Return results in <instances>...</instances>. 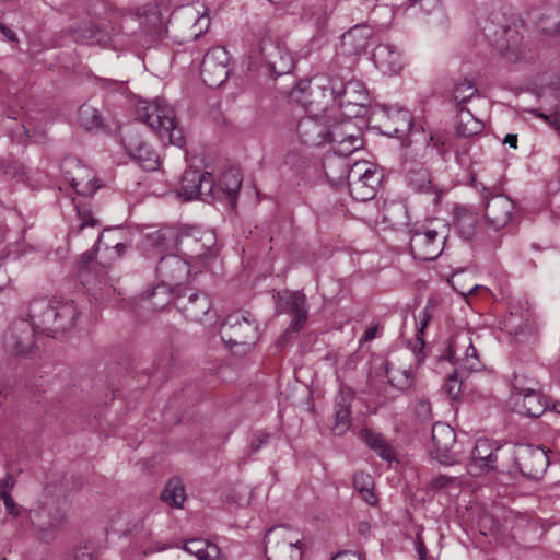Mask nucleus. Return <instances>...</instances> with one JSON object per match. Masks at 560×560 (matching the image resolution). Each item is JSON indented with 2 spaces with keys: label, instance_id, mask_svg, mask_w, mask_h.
Here are the masks:
<instances>
[{
  "label": "nucleus",
  "instance_id": "f257e3e1",
  "mask_svg": "<svg viewBox=\"0 0 560 560\" xmlns=\"http://www.w3.org/2000/svg\"><path fill=\"white\" fill-rule=\"evenodd\" d=\"M481 32L489 44L509 62L523 59L526 55L524 25L520 21L502 13H491L480 24Z\"/></svg>",
  "mask_w": 560,
  "mask_h": 560
},
{
  "label": "nucleus",
  "instance_id": "f03ea898",
  "mask_svg": "<svg viewBox=\"0 0 560 560\" xmlns=\"http://www.w3.org/2000/svg\"><path fill=\"white\" fill-rule=\"evenodd\" d=\"M78 311L72 300L38 298L28 306V317L37 331L56 337L74 326Z\"/></svg>",
  "mask_w": 560,
  "mask_h": 560
},
{
  "label": "nucleus",
  "instance_id": "7ed1b4c3",
  "mask_svg": "<svg viewBox=\"0 0 560 560\" xmlns=\"http://www.w3.org/2000/svg\"><path fill=\"white\" fill-rule=\"evenodd\" d=\"M136 119L147 124L162 142L184 147V133L176 124L174 109L164 101L139 102Z\"/></svg>",
  "mask_w": 560,
  "mask_h": 560
},
{
  "label": "nucleus",
  "instance_id": "20e7f679",
  "mask_svg": "<svg viewBox=\"0 0 560 560\" xmlns=\"http://www.w3.org/2000/svg\"><path fill=\"white\" fill-rule=\"evenodd\" d=\"M445 357L448 361L458 366L454 373L446 378L444 384V390L447 395L452 398H456L463 385L459 370L463 369L469 372L479 371L482 368V363L467 332L457 334L450 340Z\"/></svg>",
  "mask_w": 560,
  "mask_h": 560
},
{
  "label": "nucleus",
  "instance_id": "39448f33",
  "mask_svg": "<svg viewBox=\"0 0 560 560\" xmlns=\"http://www.w3.org/2000/svg\"><path fill=\"white\" fill-rule=\"evenodd\" d=\"M334 78L326 74L314 75L311 80L300 81L291 92V96L300 102L310 113L326 110L336 102Z\"/></svg>",
  "mask_w": 560,
  "mask_h": 560
},
{
  "label": "nucleus",
  "instance_id": "423d86ee",
  "mask_svg": "<svg viewBox=\"0 0 560 560\" xmlns=\"http://www.w3.org/2000/svg\"><path fill=\"white\" fill-rule=\"evenodd\" d=\"M249 58L260 59L275 77L288 74L294 67L288 49L268 31L255 37V42L250 44Z\"/></svg>",
  "mask_w": 560,
  "mask_h": 560
},
{
  "label": "nucleus",
  "instance_id": "0eeeda50",
  "mask_svg": "<svg viewBox=\"0 0 560 560\" xmlns=\"http://www.w3.org/2000/svg\"><path fill=\"white\" fill-rule=\"evenodd\" d=\"M259 325L256 318L245 311L230 314L220 328L224 343L232 350L242 348L241 352L248 351L259 339Z\"/></svg>",
  "mask_w": 560,
  "mask_h": 560
},
{
  "label": "nucleus",
  "instance_id": "6e6552de",
  "mask_svg": "<svg viewBox=\"0 0 560 560\" xmlns=\"http://www.w3.org/2000/svg\"><path fill=\"white\" fill-rule=\"evenodd\" d=\"M66 502L50 495V489L46 488L45 493L28 511L31 526L37 530L42 539H46L52 532L61 527L67 520Z\"/></svg>",
  "mask_w": 560,
  "mask_h": 560
},
{
  "label": "nucleus",
  "instance_id": "1a4fd4ad",
  "mask_svg": "<svg viewBox=\"0 0 560 560\" xmlns=\"http://www.w3.org/2000/svg\"><path fill=\"white\" fill-rule=\"evenodd\" d=\"M267 560H302L303 536L292 527L280 525L265 536Z\"/></svg>",
  "mask_w": 560,
  "mask_h": 560
},
{
  "label": "nucleus",
  "instance_id": "9d476101",
  "mask_svg": "<svg viewBox=\"0 0 560 560\" xmlns=\"http://www.w3.org/2000/svg\"><path fill=\"white\" fill-rule=\"evenodd\" d=\"M424 359L425 354L420 342L419 349H406L386 361L384 371L389 384L400 390L411 387L415 380L413 369L422 364Z\"/></svg>",
  "mask_w": 560,
  "mask_h": 560
},
{
  "label": "nucleus",
  "instance_id": "9b49d317",
  "mask_svg": "<svg viewBox=\"0 0 560 560\" xmlns=\"http://www.w3.org/2000/svg\"><path fill=\"white\" fill-rule=\"evenodd\" d=\"M447 237L445 224L434 226L433 223L418 229L410 238V250L415 258L434 260L443 252Z\"/></svg>",
  "mask_w": 560,
  "mask_h": 560
},
{
  "label": "nucleus",
  "instance_id": "f8f14e48",
  "mask_svg": "<svg viewBox=\"0 0 560 560\" xmlns=\"http://www.w3.org/2000/svg\"><path fill=\"white\" fill-rule=\"evenodd\" d=\"M381 182L382 174L376 166L364 160L353 163L348 172L349 191L358 201L373 199Z\"/></svg>",
  "mask_w": 560,
  "mask_h": 560
},
{
  "label": "nucleus",
  "instance_id": "ddd939ff",
  "mask_svg": "<svg viewBox=\"0 0 560 560\" xmlns=\"http://www.w3.org/2000/svg\"><path fill=\"white\" fill-rule=\"evenodd\" d=\"M327 142L332 144L335 155L349 156L363 147L359 128L352 117L327 125Z\"/></svg>",
  "mask_w": 560,
  "mask_h": 560
},
{
  "label": "nucleus",
  "instance_id": "4468645a",
  "mask_svg": "<svg viewBox=\"0 0 560 560\" xmlns=\"http://www.w3.org/2000/svg\"><path fill=\"white\" fill-rule=\"evenodd\" d=\"M94 257V249L82 254L78 265L79 275L82 283L91 291L92 296L101 303H106L113 300L116 289L108 281L104 267L95 276H91L90 265L93 262Z\"/></svg>",
  "mask_w": 560,
  "mask_h": 560
},
{
  "label": "nucleus",
  "instance_id": "2eb2a0df",
  "mask_svg": "<svg viewBox=\"0 0 560 560\" xmlns=\"http://www.w3.org/2000/svg\"><path fill=\"white\" fill-rule=\"evenodd\" d=\"M334 84L335 90H339L336 94L339 109H343L346 117L358 116L362 107L369 103V94L363 83L358 80L343 82L340 78H334Z\"/></svg>",
  "mask_w": 560,
  "mask_h": 560
},
{
  "label": "nucleus",
  "instance_id": "dca6fc26",
  "mask_svg": "<svg viewBox=\"0 0 560 560\" xmlns=\"http://www.w3.org/2000/svg\"><path fill=\"white\" fill-rule=\"evenodd\" d=\"M206 85L215 89L221 86L230 75L229 54L225 48L214 46L203 56L200 69Z\"/></svg>",
  "mask_w": 560,
  "mask_h": 560
},
{
  "label": "nucleus",
  "instance_id": "f3484780",
  "mask_svg": "<svg viewBox=\"0 0 560 560\" xmlns=\"http://www.w3.org/2000/svg\"><path fill=\"white\" fill-rule=\"evenodd\" d=\"M37 327L30 319H15L8 328L3 346L7 352L15 355H22L30 352L35 345V331Z\"/></svg>",
  "mask_w": 560,
  "mask_h": 560
},
{
  "label": "nucleus",
  "instance_id": "a211bd4d",
  "mask_svg": "<svg viewBox=\"0 0 560 560\" xmlns=\"http://www.w3.org/2000/svg\"><path fill=\"white\" fill-rule=\"evenodd\" d=\"M155 272L163 284L176 290L189 279L190 265L178 255L164 254L158 261Z\"/></svg>",
  "mask_w": 560,
  "mask_h": 560
},
{
  "label": "nucleus",
  "instance_id": "6ab92c4d",
  "mask_svg": "<svg viewBox=\"0 0 560 560\" xmlns=\"http://www.w3.org/2000/svg\"><path fill=\"white\" fill-rule=\"evenodd\" d=\"M214 192V179L209 172L186 170L182 176L178 195L186 200L200 198L207 200Z\"/></svg>",
  "mask_w": 560,
  "mask_h": 560
},
{
  "label": "nucleus",
  "instance_id": "aec40b11",
  "mask_svg": "<svg viewBox=\"0 0 560 560\" xmlns=\"http://www.w3.org/2000/svg\"><path fill=\"white\" fill-rule=\"evenodd\" d=\"M61 168L66 179L79 195L90 196L98 189L100 185L92 170L80 161L67 159L62 162Z\"/></svg>",
  "mask_w": 560,
  "mask_h": 560
},
{
  "label": "nucleus",
  "instance_id": "412c9836",
  "mask_svg": "<svg viewBox=\"0 0 560 560\" xmlns=\"http://www.w3.org/2000/svg\"><path fill=\"white\" fill-rule=\"evenodd\" d=\"M516 463L524 476L539 479L547 470L549 458L541 446L522 445L517 450Z\"/></svg>",
  "mask_w": 560,
  "mask_h": 560
},
{
  "label": "nucleus",
  "instance_id": "4be33fe9",
  "mask_svg": "<svg viewBox=\"0 0 560 560\" xmlns=\"http://www.w3.org/2000/svg\"><path fill=\"white\" fill-rule=\"evenodd\" d=\"M192 242L197 243L198 238L188 235L180 236L177 228L166 226L148 234L144 248L148 253L160 255L177 248L180 244Z\"/></svg>",
  "mask_w": 560,
  "mask_h": 560
},
{
  "label": "nucleus",
  "instance_id": "5701e85b",
  "mask_svg": "<svg viewBox=\"0 0 560 560\" xmlns=\"http://www.w3.org/2000/svg\"><path fill=\"white\" fill-rule=\"evenodd\" d=\"M456 441L453 428L444 422H436L432 427L430 453L443 465H451V450Z\"/></svg>",
  "mask_w": 560,
  "mask_h": 560
},
{
  "label": "nucleus",
  "instance_id": "b1692460",
  "mask_svg": "<svg viewBox=\"0 0 560 560\" xmlns=\"http://www.w3.org/2000/svg\"><path fill=\"white\" fill-rule=\"evenodd\" d=\"M513 213L514 202L508 196L494 195L488 198L485 206V217L494 230L505 228Z\"/></svg>",
  "mask_w": 560,
  "mask_h": 560
},
{
  "label": "nucleus",
  "instance_id": "393cba45",
  "mask_svg": "<svg viewBox=\"0 0 560 560\" xmlns=\"http://www.w3.org/2000/svg\"><path fill=\"white\" fill-rule=\"evenodd\" d=\"M373 61L383 73L388 75L399 73L405 66L402 51L389 43L380 44L375 47Z\"/></svg>",
  "mask_w": 560,
  "mask_h": 560
},
{
  "label": "nucleus",
  "instance_id": "a878e982",
  "mask_svg": "<svg viewBox=\"0 0 560 560\" xmlns=\"http://www.w3.org/2000/svg\"><path fill=\"white\" fill-rule=\"evenodd\" d=\"M280 300L285 306L284 312L292 317L287 331H299L305 325L308 317L305 294L300 291L283 292V294L280 295Z\"/></svg>",
  "mask_w": 560,
  "mask_h": 560
},
{
  "label": "nucleus",
  "instance_id": "bb28decb",
  "mask_svg": "<svg viewBox=\"0 0 560 560\" xmlns=\"http://www.w3.org/2000/svg\"><path fill=\"white\" fill-rule=\"evenodd\" d=\"M497 459L495 451L489 440L479 439L471 452V462L468 470L471 475L487 474L494 469Z\"/></svg>",
  "mask_w": 560,
  "mask_h": 560
},
{
  "label": "nucleus",
  "instance_id": "cd10ccee",
  "mask_svg": "<svg viewBox=\"0 0 560 560\" xmlns=\"http://www.w3.org/2000/svg\"><path fill=\"white\" fill-rule=\"evenodd\" d=\"M175 305L187 318L195 322H203L209 316L211 310L209 298L206 294L196 292H191L187 300L184 296L177 295Z\"/></svg>",
  "mask_w": 560,
  "mask_h": 560
},
{
  "label": "nucleus",
  "instance_id": "c85d7f7f",
  "mask_svg": "<svg viewBox=\"0 0 560 560\" xmlns=\"http://www.w3.org/2000/svg\"><path fill=\"white\" fill-rule=\"evenodd\" d=\"M296 132L305 144L319 147L327 143V126L323 125L317 113L302 118L298 124Z\"/></svg>",
  "mask_w": 560,
  "mask_h": 560
},
{
  "label": "nucleus",
  "instance_id": "c756f323",
  "mask_svg": "<svg viewBox=\"0 0 560 560\" xmlns=\"http://www.w3.org/2000/svg\"><path fill=\"white\" fill-rule=\"evenodd\" d=\"M513 400L520 413L533 418L541 416L549 407L540 393L534 389H516Z\"/></svg>",
  "mask_w": 560,
  "mask_h": 560
},
{
  "label": "nucleus",
  "instance_id": "7c9ffc66",
  "mask_svg": "<svg viewBox=\"0 0 560 560\" xmlns=\"http://www.w3.org/2000/svg\"><path fill=\"white\" fill-rule=\"evenodd\" d=\"M373 30L369 25H355L346 32L341 37V49L346 55H359L370 44Z\"/></svg>",
  "mask_w": 560,
  "mask_h": 560
},
{
  "label": "nucleus",
  "instance_id": "2f4dec72",
  "mask_svg": "<svg viewBox=\"0 0 560 560\" xmlns=\"http://www.w3.org/2000/svg\"><path fill=\"white\" fill-rule=\"evenodd\" d=\"M124 145L128 154L139 164L144 171H155L160 165V160L155 151H153L148 143L137 140H124Z\"/></svg>",
  "mask_w": 560,
  "mask_h": 560
},
{
  "label": "nucleus",
  "instance_id": "473e14b6",
  "mask_svg": "<svg viewBox=\"0 0 560 560\" xmlns=\"http://www.w3.org/2000/svg\"><path fill=\"white\" fill-rule=\"evenodd\" d=\"M176 290L163 284L155 285L141 295V307L148 311H160L176 299Z\"/></svg>",
  "mask_w": 560,
  "mask_h": 560
},
{
  "label": "nucleus",
  "instance_id": "72a5a7b5",
  "mask_svg": "<svg viewBox=\"0 0 560 560\" xmlns=\"http://www.w3.org/2000/svg\"><path fill=\"white\" fill-rule=\"evenodd\" d=\"M242 185L240 173L236 170H229L224 172L218 182H214V192L210 196L212 199L229 198L231 201L236 199L238 190Z\"/></svg>",
  "mask_w": 560,
  "mask_h": 560
},
{
  "label": "nucleus",
  "instance_id": "f704fd0d",
  "mask_svg": "<svg viewBox=\"0 0 560 560\" xmlns=\"http://www.w3.org/2000/svg\"><path fill=\"white\" fill-rule=\"evenodd\" d=\"M351 401L352 395L349 392L341 390L336 397L335 402V423L332 427L337 435L343 434L350 427L351 422Z\"/></svg>",
  "mask_w": 560,
  "mask_h": 560
},
{
  "label": "nucleus",
  "instance_id": "c9c22d12",
  "mask_svg": "<svg viewBox=\"0 0 560 560\" xmlns=\"http://www.w3.org/2000/svg\"><path fill=\"white\" fill-rule=\"evenodd\" d=\"M184 550L198 560H228L215 544L199 538L187 540Z\"/></svg>",
  "mask_w": 560,
  "mask_h": 560
},
{
  "label": "nucleus",
  "instance_id": "e433bc0d",
  "mask_svg": "<svg viewBox=\"0 0 560 560\" xmlns=\"http://www.w3.org/2000/svg\"><path fill=\"white\" fill-rule=\"evenodd\" d=\"M455 128L458 136L472 137L482 131L483 122L476 118L465 106H460L457 112Z\"/></svg>",
  "mask_w": 560,
  "mask_h": 560
},
{
  "label": "nucleus",
  "instance_id": "4c0bfd02",
  "mask_svg": "<svg viewBox=\"0 0 560 560\" xmlns=\"http://www.w3.org/2000/svg\"><path fill=\"white\" fill-rule=\"evenodd\" d=\"M340 158L327 155L324 161V173L332 185H338L345 179L348 180V172L351 166Z\"/></svg>",
  "mask_w": 560,
  "mask_h": 560
},
{
  "label": "nucleus",
  "instance_id": "58836bf2",
  "mask_svg": "<svg viewBox=\"0 0 560 560\" xmlns=\"http://www.w3.org/2000/svg\"><path fill=\"white\" fill-rule=\"evenodd\" d=\"M361 436L363 441L383 459L392 462L395 459V451L387 443L384 436L371 430H362Z\"/></svg>",
  "mask_w": 560,
  "mask_h": 560
},
{
  "label": "nucleus",
  "instance_id": "ea45409f",
  "mask_svg": "<svg viewBox=\"0 0 560 560\" xmlns=\"http://www.w3.org/2000/svg\"><path fill=\"white\" fill-rule=\"evenodd\" d=\"M353 487L369 505L377 503V498L373 492L374 481L370 474L364 471L357 472L353 477Z\"/></svg>",
  "mask_w": 560,
  "mask_h": 560
},
{
  "label": "nucleus",
  "instance_id": "a19ab883",
  "mask_svg": "<svg viewBox=\"0 0 560 560\" xmlns=\"http://www.w3.org/2000/svg\"><path fill=\"white\" fill-rule=\"evenodd\" d=\"M477 92L478 90L475 83L467 78H463L453 86L452 101L456 104L457 108H459L469 102Z\"/></svg>",
  "mask_w": 560,
  "mask_h": 560
},
{
  "label": "nucleus",
  "instance_id": "79ce46f5",
  "mask_svg": "<svg viewBox=\"0 0 560 560\" xmlns=\"http://www.w3.org/2000/svg\"><path fill=\"white\" fill-rule=\"evenodd\" d=\"M185 499L183 482L178 478L171 479L162 492V500L173 508H182Z\"/></svg>",
  "mask_w": 560,
  "mask_h": 560
},
{
  "label": "nucleus",
  "instance_id": "37998d69",
  "mask_svg": "<svg viewBox=\"0 0 560 560\" xmlns=\"http://www.w3.org/2000/svg\"><path fill=\"white\" fill-rule=\"evenodd\" d=\"M388 119L392 121V130L399 135L408 131L411 127V115L405 108H386Z\"/></svg>",
  "mask_w": 560,
  "mask_h": 560
},
{
  "label": "nucleus",
  "instance_id": "c03bdc74",
  "mask_svg": "<svg viewBox=\"0 0 560 560\" xmlns=\"http://www.w3.org/2000/svg\"><path fill=\"white\" fill-rule=\"evenodd\" d=\"M407 180L409 186L419 192L427 191L431 185L429 172L423 168L410 170L407 174Z\"/></svg>",
  "mask_w": 560,
  "mask_h": 560
},
{
  "label": "nucleus",
  "instance_id": "a18cd8bd",
  "mask_svg": "<svg viewBox=\"0 0 560 560\" xmlns=\"http://www.w3.org/2000/svg\"><path fill=\"white\" fill-rule=\"evenodd\" d=\"M13 487V481L10 476H5L0 480V500L3 501V504L9 514L18 515V506L15 505L12 497L9 491Z\"/></svg>",
  "mask_w": 560,
  "mask_h": 560
},
{
  "label": "nucleus",
  "instance_id": "49530a36",
  "mask_svg": "<svg viewBox=\"0 0 560 560\" xmlns=\"http://www.w3.org/2000/svg\"><path fill=\"white\" fill-rule=\"evenodd\" d=\"M431 318H432V314H431V312L429 310V306H425L417 315V317H416L417 339H416L415 345L412 346V348L419 349L420 348V342H422V350L424 349V341H423L424 329L428 326V324L430 323Z\"/></svg>",
  "mask_w": 560,
  "mask_h": 560
},
{
  "label": "nucleus",
  "instance_id": "de8ad7c7",
  "mask_svg": "<svg viewBox=\"0 0 560 560\" xmlns=\"http://www.w3.org/2000/svg\"><path fill=\"white\" fill-rule=\"evenodd\" d=\"M79 118L81 125L86 129H93L100 127L102 124V118L95 108L90 106H82L79 110Z\"/></svg>",
  "mask_w": 560,
  "mask_h": 560
},
{
  "label": "nucleus",
  "instance_id": "09e8293b",
  "mask_svg": "<svg viewBox=\"0 0 560 560\" xmlns=\"http://www.w3.org/2000/svg\"><path fill=\"white\" fill-rule=\"evenodd\" d=\"M78 218L80 219L79 231H83L86 228L98 226L97 219L93 218L90 210L77 206Z\"/></svg>",
  "mask_w": 560,
  "mask_h": 560
},
{
  "label": "nucleus",
  "instance_id": "8fccbe9b",
  "mask_svg": "<svg viewBox=\"0 0 560 560\" xmlns=\"http://www.w3.org/2000/svg\"><path fill=\"white\" fill-rule=\"evenodd\" d=\"M74 560H96L94 546L90 542L80 544L73 552Z\"/></svg>",
  "mask_w": 560,
  "mask_h": 560
},
{
  "label": "nucleus",
  "instance_id": "3c124183",
  "mask_svg": "<svg viewBox=\"0 0 560 560\" xmlns=\"http://www.w3.org/2000/svg\"><path fill=\"white\" fill-rule=\"evenodd\" d=\"M270 439V434L266 432H257L252 441H250V451L253 453L258 452L262 446H265Z\"/></svg>",
  "mask_w": 560,
  "mask_h": 560
},
{
  "label": "nucleus",
  "instance_id": "603ef678",
  "mask_svg": "<svg viewBox=\"0 0 560 560\" xmlns=\"http://www.w3.org/2000/svg\"><path fill=\"white\" fill-rule=\"evenodd\" d=\"M456 480H457L456 478H452V477H447V476H444V475H440V476L434 477L431 480L430 486L433 489H443V488H446L450 485L456 482Z\"/></svg>",
  "mask_w": 560,
  "mask_h": 560
},
{
  "label": "nucleus",
  "instance_id": "864d4df0",
  "mask_svg": "<svg viewBox=\"0 0 560 560\" xmlns=\"http://www.w3.org/2000/svg\"><path fill=\"white\" fill-rule=\"evenodd\" d=\"M538 117L542 118L544 120L550 122L557 130H560V114L559 113H551L550 115L544 114L539 110H533Z\"/></svg>",
  "mask_w": 560,
  "mask_h": 560
},
{
  "label": "nucleus",
  "instance_id": "5fc2aeb1",
  "mask_svg": "<svg viewBox=\"0 0 560 560\" xmlns=\"http://www.w3.org/2000/svg\"><path fill=\"white\" fill-rule=\"evenodd\" d=\"M206 240V243L202 245V247L199 250H196L191 253L190 256L194 257H200L206 254V252L212 246L214 243V236L212 233H205L202 236Z\"/></svg>",
  "mask_w": 560,
  "mask_h": 560
},
{
  "label": "nucleus",
  "instance_id": "6e6d98bb",
  "mask_svg": "<svg viewBox=\"0 0 560 560\" xmlns=\"http://www.w3.org/2000/svg\"><path fill=\"white\" fill-rule=\"evenodd\" d=\"M416 412L419 417L427 419L431 416V405L427 400H420L416 407Z\"/></svg>",
  "mask_w": 560,
  "mask_h": 560
},
{
  "label": "nucleus",
  "instance_id": "4d7b16f0",
  "mask_svg": "<svg viewBox=\"0 0 560 560\" xmlns=\"http://www.w3.org/2000/svg\"><path fill=\"white\" fill-rule=\"evenodd\" d=\"M377 331H378V327L377 326L369 327L364 331L362 338L360 339V343L369 342V341L373 340L374 338H376Z\"/></svg>",
  "mask_w": 560,
  "mask_h": 560
},
{
  "label": "nucleus",
  "instance_id": "13d9d810",
  "mask_svg": "<svg viewBox=\"0 0 560 560\" xmlns=\"http://www.w3.org/2000/svg\"><path fill=\"white\" fill-rule=\"evenodd\" d=\"M331 560H361V558L354 553L345 551L336 555Z\"/></svg>",
  "mask_w": 560,
  "mask_h": 560
},
{
  "label": "nucleus",
  "instance_id": "bf43d9fd",
  "mask_svg": "<svg viewBox=\"0 0 560 560\" xmlns=\"http://www.w3.org/2000/svg\"><path fill=\"white\" fill-rule=\"evenodd\" d=\"M0 33H1V34H2L7 39H9L10 42H15V40L18 39L16 34H15L12 30H10V28H8L5 25H3L2 23H1Z\"/></svg>",
  "mask_w": 560,
  "mask_h": 560
},
{
  "label": "nucleus",
  "instance_id": "052dcab7",
  "mask_svg": "<svg viewBox=\"0 0 560 560\" xmlns=\"http://www.w3.org/2000/svg\"><path fill=\"white\" fill-rule=\"evenodd\" d=\"M422 1H423L421 4L422 9H427V7H430V11H436V12L441 11L439 0H422Z\"/></svg>",
  "mask_w": 560,
  "mask_h": 560
},
{
  "label": "nucleus",
  "instance_id": "680f3d73",
  "mask_svg": "<svg viewBox=\"0 0 560 560\" xmlns=\"http://www.w3.org/2000/svg\"><path fill=\"white\" fill-rule=\"evenodd\" d=\"M166 549V546L163 545V544H158L156 546L154 547H147L142 550V553L144 556H148V555H152L154 552H160V551H163Z\"/></svg>",
  "mask_w": 560,
  "mask_h": 560
},
{
  "label": "nucleus",
  "instance_id": "e2e57ef3",
  "mask_svg": "<svg viewBox=\"0 0 560 560\" xmlns=\"http://www.w3.org/2000/svg\"><path fill=\"white\" fill-rule=\"evenodd\" d=\"M503 143L509 144L511 148L516 149L517 148V136L509 133L505 136Z\"/></svg>",
  "mask_w": 560,
  "mask_h": 560
},
{
  "label": "nucleus",
  "instance_id": "0e129e2a",
  "mask_svg": "<svg viewBox=\"0 0 560 560\" xmlns=\"http://www.w3.org/2000/svg\"><path fill=\"white\" fill-rule=\"evenodd\" d=\"M417 550H418V553H419L421 560H424L425 546H424L423 541L420 540L419 537H418V541H417Z\"/></svg>",
  "mask_w": 560,
  "mask_h": 560
},
{
  "label": "nucleus",
  "instance_id": "69168bd1",
  "mask_svg": "<svg viewBox=\"0 0 560 560\" xmlns=\"http://www.w3.org/2000/svg\"><path fill=\"white\" fill-rule=\"evenodd\" d=\"M143 527H144V525H143V518H142L139 524H135L132 527H128L127 530L130 534H132V533H138V532L142 530Z\"/></svg>",
  "mask_w": 560,
  "mask_h": 560
},
{
  "label": "nucleus",
  "instance_id": "338daca9",
  "mask_svg": "<svg viewBox=\"0 0 560 560\" xmlns=\"http://www.w3.org/2000/svg\"><path fill=\"white\" fill-rule=\"evenodd\" d=\"M209 23L210 22H209V18L208 16H201L198 20V24H200V26L205 25L206 28H208Z\"/></svg>",
  "mask_w": 560,
  "mask_h": 560
},
{
  "label": "nucleus",
  "instance_id": "774afa93",
  "mask_svg": "<svg viewBox=\"0 0 560 560\" xmlns=\"http://www.w3.org/2000/svg\"><path fill=\"white\" fill-rule=\"evenodd\" d=\"M557 34H560V11L557 13V21L553 30Z\"/></svg>",
  "mask_w": 560,
  "mask_h": 560
}]
</instances>
